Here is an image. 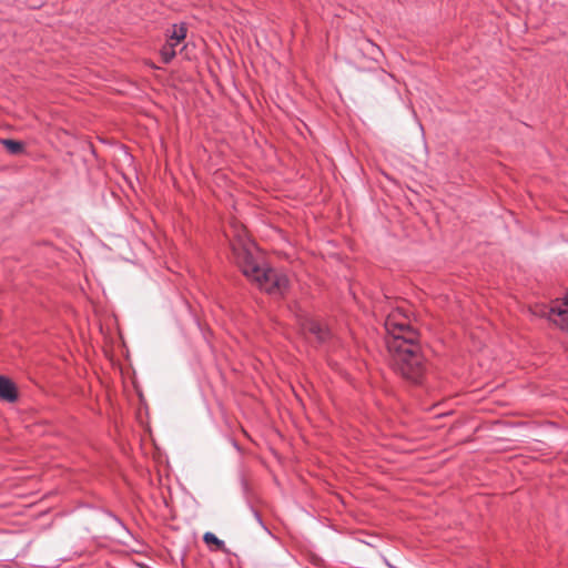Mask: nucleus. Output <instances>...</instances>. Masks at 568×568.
<instances>
[{
	"mask_svg": "<svg viewBox=\"0 0 568 568\" xmlns=\"http://www.w3.org/2000/svg\"><path fill=\"white\" fill-rule=\"evenodd\" d=\"M385 329L394 371L415 384L420 383L426 368L417 343L418 333L405 318L398 320L396 314L387 316Z\"/></svg>",
	"mask_w": 568,
	"mask_h": 568,
	"instance_id": "nucleus-1",
	"label": "nucleus"
},
{
	"mask_svg": "<svg viewBox=\"0 0 568 568\" xmlns=\"http://www.w3.org/2000/svg\"><path fill=\"white\" fill-rule=\"evenodd\" d=\"M203 540L207 545H215L216 549L222 550L224 552H229V550L225 547V542L217 538L213 532H205L203 536Z\"/></svg>",
	"mask_w": 568,
	"mask_h": 568,
	"instance_id": "nucleus-7",
	"label": "nucleus"
},
{
	"mask_svg": "<svg viewBox=\"0 0 568 568\" xmlns=\"http://www.w3.org/2000/svg\"><path fill=\"white\" fill-rule=\"evenodd\" d=\"M548 318L568 331V293L548 310Z\"/></svg>",
	"mask_w": 568,
	"mask_h": 568,
	"instance_id": "nucleus-4",
	"label": "nucleus"
},
{
	"mask_svg": "<svg viewBox=\"0 0 568 568\" xmlns=\"http://www.w3.org/2000/svg\"><path fill=\"white\" fill-rule=\"evenodd\" d=\"M0 143L12 155L21 154L24 151V144L20 141H16V140H11V139H0Z\"/></svg>",
	"mask_w": 568,
	"mask_h": 568,
	"instance_id": "nucleus-6",
	"label": "nucleus"
},
{
	"mask_svg": "<svg viewBox=\"0 0 568 568\" xmlns=\"http://www.w3.org/2000/svg\"><path fill=\"white\" fill-rule=\"evenodd\" d=\"M110 516H111V517H112L116 523H119L120 525H122V523L120 521V519H119L116 516H113V515H111V514H110Z\"/></svg>",
	"mask_w": 568,
	"mask_h": 568,
	"instance_id": "nucleus-13",
	"label": "nucleus"
},
{
	"mask_svg": "<svg viewBox=\"0 0 568 568\" xmlns=\"http://www.w3.org/2000/svg\"><path fill=\"white\" fill-rule=\"evenodd\" d=\"M367 44L371 47L372 49V54H374V51H379V49L371 41H367Z\"/></svg>",
	"mask_w": 568,
	"mask_h": 568,
	"instance_id": "nucleus-11",
	"label": "nucleus"
},
{
	"mask_svg": "<svg viewBox=\"0 0 568 568\" xmlns=\"http://www.w3.org/2000/svg\"><path fill=\"white\" fill-rule=\"evenodd\" d=\"M301 327L304 333L313 335L321 344L326 343L332 337V332L327 325L310 316L301 321Z\"/></svg>",
	"mask_w": 568,
	"mask_h": 568,
	"instance_id": "nucleus-3",
	"label": "nucleus"
},
{
	"mask_svg": "<svg viewBox=\"0 0 568 568\" xmlns=\"http://www.w3.org/2000/svg\"><path fill=\"white\" fill-rule=\"evenodd\" d=\"M165 44H171L173 49H175V47L179 44V43H175V41H171V39L168 40V42Z\"/></svg>",
	"mask_w": 568,
	"mask_h": 568,
	"instance_id": "nucleus-12",
	"label": "nucleus"
},
{
	"mask_svg": "<svg viewBox=\"0 0 568 568\" xmlns=\"http://www.w3.org/2000/svg\"><path fill=\"white\" fill-rule=\"evenodd\" d=\"M0 399L13 403L18 399L16 385L4 376H0Z\"/></svg>",
	"mask_w": 568,
	"mask_h": 568,
	"instance_id": "nucleus-5",
	"label": "nucleus"
},
{
	"mask_svg": "<svg viewBox=\"0 0 568 568\" xmlns=\"http://www.w3.org/2000/svg\"><path fill=\"white\" fill-rule=\"evenodd\" d=\"M231 245L235 262L248 280L271 295L284 294L290 284L285 273L272 267H262L253 253L254 245L250 241L239 236Z\"/></svg>",
	"mask_w": 568,
	"mask_h": 568,
	"instance_id": "nucleus-2",
	"label": "nucleus"
},
{
	"mask_svg": "<svg viewBox=\"0 0 568 568\" xmlns=\"http://www.w3.org/2000/svg\"><path fill=\"white\" fill-rule=\"evenodd\" d=\"M186 37V28L184 24H174L172 28V32L170 34L171 41H175V43H180Z\"/></svg>",
	"mask_w": 568,
	"mask_h": 568,
	"instance_id": "nucleus-8",
	"label": "nucleus"
},
{
	"mask_svg": "<svg viewBox=\"0 0 568 568\" xmlns=\"http://www.w3.org/2000/svg\"><path fill=\"white\" fill-rule=\"evenodd\" d=\"M252 513L256 519V521L261 525V527H263L265 530H267L266 526L264 525L263 520H262V517L260 515V513L255 509L252 508Z\"/></svg>",
	"mask_w": 568,
	"mask_h": 568,
	"instance_id": "nucleus-10",
	"label": "nucleus"
},
{
	"mask_svg": "<svg viewBox=\"0 0 568 568\" xmlns=\"http://www.w3.org/2000/svg\"><path fill=\"white\" fill-rule=\"evenodd\" d=\"M160 54L164 63H170L175 58L176 51L171 44H164L160 50Z\"/></svg>",
	"mask_w": 568,
	"mask_h": 568,
	"instance_id": "nucleus-9",
	"label": "nucleus"
}]
</instances>
